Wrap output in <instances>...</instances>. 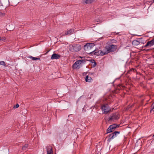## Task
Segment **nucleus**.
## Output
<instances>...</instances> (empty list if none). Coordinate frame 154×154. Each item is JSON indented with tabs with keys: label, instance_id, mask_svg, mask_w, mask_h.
I'll use <instances>...</instances> for the list:
<instances>
[{
	"label": "nucleus",
	"instance_id": "obj_25",
	"mask_svg": "<svg viewBox=\"0 0 154 154\" xmlns=\"http://www.w3.org/2000/svg\"><path fill=\"white\" fill-rule=\"evenodd\" d=\"M19 105L18 104H17L15 106H14V108H17L19 106Z\"/></svg>",
	"mask_w": 154,
	"mask_h": 154
},
{
	"label": "nucleus",
	"instance_id": "obj_5",
	"mask_svg": "<svg viewBox=\"0 0 154 154\" xmlns=\"http://www.w3.org/2000/svg\"><path fill=\"white\" fill-rule=\"evenodd\" d=\"M81 48V46L79 44H74L70 48V50L73 52H77L79 51Z\"/></svg>",
	"mask_w": 154,
	"mask_h": 154
},
{
	"label": "nucleus",
	"instance_id": "obj_19",
	"mask_svg": "<svg viewBox=\"0 0 154 154\" xmlns=\"http://www.w3.org/2000/svg\"><path fill=\"white\" fill-rule=\"evenodd\" d=\"M28 144H25L24 146L22 147V149L23 150H26L27 148L28 147Z\"/></svg>",
	"mask_w": 154,
	"mask_h": 154
},
{
	"label": "nucleus",
	"instance_id": "obj_39",
	"mask_svg": "<svg viewBox=\"0 0 154 154\" xmlns=\"http://www.w3.org/2000/svg\"><path fill=\"white\" fill-rule=\"evenodd\" d=\"M153 49H154V48H153Z\"/></svg>",
	"mask_w": 154,
	"mask_h": 154
},
{
	"label": "nucleus",
	"instance_id": "obj_37",
	"mask_svg": "<svg viewBox=\"0 0 154 154\" xmlns=\"http://www.w3.org/2000/svg\"><path fill=\"white\" fill-rule=\"evenodd\" d=\"M152 137H154V134L153 135Z\"/></svg>",
	"mask_w": 154,
	"mask_h": 154
},
{
	"label": "nucleus",
	"instance_id": "obj_31",
	"mask_svg": "<svg viewBox=\"0 0 154 154\" xmlns=\"http://www.w3.org/2000/svg\"><path fill=\"white\" fill-rule=\"evenodd\" d=\"M1 39H2L1 37H0V42H1V40H2Z\"/></svg>",
	"mask_w": 154,
	"mask_h": 154
},
{
	"label": "nucleus",
	"instance_id": "obj_11",
	"mask_svg": "<svg viewBox=\"0 0 154 154\" xmlns=\"http://www.w3.org/2000/svg\"><path fill=\"white\" fill-rule=\"evenodd\" d=\"M60 102L62 104V106L65 107L64 108L66 109H68L69 106V104L68 102H66L64 100L61 101Z\"/></svg>",
	"mask_w": 154,
	"mask_h": 154
},
{
	"label": "nucleus",
	"instance_id": "obj_13",
	"mask_svg": "<svg viewBox=\"0 0 154 154\" xmlns=\"http://www.w3.org/2000/svg\"><path fill=\"white\" fill-rule=\"evenodd\" d=\"M141 39L138 38V40H134L132 42V44L134 46H136L140 44Z\"/></svg>",
	"mask_w": 154,
	"mask_h": 154
},
{
	"label": "nucleus",
	"instance_id": "obj_6",
	"mask_svg": "<svg viewBox=\"0 0 154 154\" xmlns=\"http://www.w3.org/2000/svg\"><path fill=\"white\" fill-rule=\"evenodd\" d=\"M120 133V131H115L109 134V138L108 139L107 141L108 142L111 141V139H113L115 138L117 135L119 134Z\"/></svg>",
	"mask_w": 154,
	"mask_h": 154
},
{
	"label": "nucleus",
	"instance_id": "obj_23",
	"mask_svg": "<svg viewBox=\"0 0 154 154\" xmlns=\"http://www.w3.org/2000/svg\"><path fill=\"white\" fill-rule=\"evenodd\" d=\"M154 111V105L153 106L152 109L150 110V112L152 113V112Z\"/></svg>",
	"mask_w": 154,
	"mask_h": 154
},
{
	"label": "nucleus",
	"instance_id": "obj_3",
	"mask_svg": "<svg viewBox=\"0 0 154 154\" xmlns=\"http://www.w3.org/2000/svg\"><path fill=\"white\" fill-rule=\"evenodd\" d=\"M119 125L114 124L109 126L106 130V133H109L114 131L115 129L119 127Z\"/></svg>",
	"mask_w": 154,
	"mask_h": 154
},
{
	"label": "nucleus",
	"instance_id": "obj_2",
	"mask_svg": "<svg viewBox=\"0 0 154 154\" xmlns=\"http://www.w3.org/2000/svg\"><path fill=\"white\" fill-rule=\"evenodd\" d=\"M105 48L106 50L105 51V54H107L110 52L115 51L117 48V46L116 45L109 44L105 47Z\"/></svg>",
	"mask_w": 154,
	"mask_h": 154
},
{
	"label": "nucleus",
	"instance_id": "obj_9",
	"mask_svg": "<svg viewBox=\"0 0 154 154\" xmlns=\"http://www.w3.org/2000/svg\"><path fill=\"white\" fill-rule=\"evenodd\" d=\"M109 121H112L118 119V117L116 113H113L112 115L110 116L109 117Z\"/></svg>",
	"mask_w": 154,
	"mask_h": 154
},
{
	"label": "nucleus",
	"instance_id": "obj_26",
	"mask_svg": "<svg viewBox=\"0 0 154 154\" xmlns=\"http://www.w3.org/2000/svg\"><path fill=\"white\" fill-rule=\"evenodd\" d=\"M90 62L92 64L95 62L94 59H92L90 60Z\"/></svg>",
	"mask_w": 154,
	"mask_h": 154
},
{
	"label": "nucleus",
	"instance_id": "obj_16",
	"mask_svg": "<svg viewBox=\"0 0 154 154\" xmlns=\"http://www.w3.org/2000/svg\"><path fill=\"white\" fill-rule=\"evenodd\" d=\"M85 79L87 82H90L91 81L92 78L91 77L87 75L86 76Z\"/></svg>",
	"mask_w": 154,
	"mask_h": 154
},
{
	"label": "nucleus",
	"instance_id": "obj_7",
	"mask_svg": "<svg viewBox=\"0 0 154 154\" xmlns=\"http://www.w3.org/2000/svg\"><path fill=\"white\" fill-rule=\"evenodd\" d=\"M154 45V37L150 41H148L146 45L143 46V48H150L152 46Z\"/></svg>",
	"mask_w": 154,
	"mask_h": 154
},
{
	"label": "nucleus",
	"instance_id": "obj_38",
	"mask_svg": "<svg viewBox=\"0 0 154 154\" xmlns=\"http://www.w3.org/2000/svg\"><path fill=\"white\" fill-rule=\"evenodd\" d=\"M153 2H154V0H153Z\"/></svg>",
	"mask_w": 154,
	"mask_h": 154
},
{
	"label": "nucleus",
	"instance_id": "obj_32",
	"mask_svg": "<svg viewBox=\"0 0 154 154\" xmlns=\"http://www.w3.org/2000/svg\"><path fill=\"white\" fill-rule=\"evenodd\" d=\"M119 33V32H118V33H116V35H118Z\"/></svg>",
	"mask_w": 154,
	"mask_h": 154
},
{
	"label": "nucleus",
	"instance_id": "obj_10",
	"mask_svg": "<svg viewBox=\"0 0 154 154\" xmlns=\"http://www.w3.org/2000/svg\"><path fill=\"white\" fill-rule=\"evenodd\" d=\"M96 50L93 53V54L98 56H102L106 55L105 52H103L101 50L98 51H96Z\"/></svg>",
	"mask_w": 154,
	"mask_h": 154
},
{
	"label": "nucleus",
	"instance_id": "obj_12",
	"mask_svg": "<svg viewBox=\"0 0 154 154\" xmlns=\"http://www.w3.org/2000/svg\"><path fill=\"white\" fill-rule=\"evenodd\" d=\"M60 57V55L59 54L54 53L51 56V59L52 60L57 59H59Z\"/></svg>",
	"mask_w": 154,
	"mask_h": 154
},
{
	"label": "nucleus",
	"instance_id": "obj_22",
	"mask_svg": "<svg viewBox=\"0 0 154 154\" xmlns=\"http://www.w3.org/2000/svg\"><path fill=\"white\" fill-rule=\"evenodd\" d=\"M0 65L5 66V62L4 61H0Z\"/></svg>",
	"mask_w": 154,
	"mask_h": 154
},
{
	"label": "nucleus",
	"instance_id": "obj_4",
	"mask_svg": "<svg viewBox=\"0 0 154 154\" xmlns=\"http://www.w3.org/2000/svg\"><path fill=\"white\" fill-rule=\"evenodd\" d=\"M101 109L102 111H104L103 113L106 114L110 112L111 111V108L109 107L107 104H105L102 105L101 107Z\"/></svg>",
	"mask_w": 154,
	"mask_h": 154
},
{
	"label": "nucleus",
	"instance_id": "obj_24",
	"mask_svg": "<svg viewBox=\"0 0 154 154\" xmlns=\"http://www.w3.org/2000/svg\"><path fill=\"white\" fill-rule=\"evenodd\" d=\"M96 62H95L94 63H92V66H93V67H94L96 66Z\"/></svg>",
	"mask_w": 154,
	"mask_h": 154
},
{
	"label": "nucleus",
	"instance_id": "obj_14",
	"mask_svg": "<svg viewBox=\"0 0 154 154\" xmlns=\"http://www.w3.org/2000/svg\"><path fill=\"white\" fill-rule=\"evenodd\" d=\"M47 154H53V152L52 148L51 146H49L47 148Z\"/></svg>",
	"mask_w": 154,
	"mask_h": 154
},
{
	"label": "nucleus",
	"instance_id": "obj_18",
	"mask_svg": "<svg viewBox=\"0 0 154 154\" xmlns=\"http://www.w3.org/2000/svg\"><path fill=\"white\" fill-rule=\"evenodd\" d=\"M109 42L110 44L115 43L117 42V41L114 39H112L109 40Z\"/></svg>",
	"mask_w": 154,
	"mask_h": 154
},
{
	"label": "nucleus",
	"instance_id": "obj_17",
	"mask_svg": "<svg viewBox=\"0 0 154 154\" xmlns=\"http://www.w3.org/2000/svg\"><path fill=\"white\" fill-rule=\"evenodd\" d=\"M30 59H32V60H40V59L39 58H37V57H33L32 56H30L28 57Z\"/></svg>",
	"mask_w": 154,
	"mask_h": 154
},
{
	"label": "nucleus",
	"instance_id": "obj_1",
	"mask_svg": "<svg viewBox=\"0 0 154 154\" xmlns=\"http://www.w3.org/2000/svg\"><path fill=\"white\" fill-rule=\"evenodd\" d=\"M94 46V43H87L84 46V48L87 53L93 55V53L95 51V50L91 51H90Z\"/></svg>",
	"mask_w": 154,
	"mask_h": 154
},
{
	"label": "nucleus",
	"instance_id": "obj_36",
	"mask_svg": "<svg viewBox=\"0 0 154 154\" xmlns=\"http://www.w3.org/2000/svg\"><path fill=\"white\" fill-rule=\"evenodd\" d=\"M141 43H142V42H141ZM142 43L144 44V43L143 42H142Z\"/></svg>",
	"mask_w": 154,
	"mask_h": 154
},
{
	"label": "nucleus",
	"instance_id": "obj_29",
	"mask_svg": "<svg viewBox=\"0 0 154 154\" xmlns=\"http://www.w3.org/2000/svg\"><path fill=\"white\" fill-rule=\"evenodd\" d=\"M151 50V49H144L143 50H145V51H148L149 50Z\"/></svg>",
	"mask_w": 154,
	"mask_h": 154
},
{
	"label": "nucleus",
	"instance_id": "obj_28",
	"mask_svg": "<svg viewBox=\"0 0 154 154\" xmlns=\"http://www.w3.org/2000/svg\"><path fill=\"white\" fill-rule=\"evenodd\" d=\"M5 14V13H3L1 12H0V16H2L3 15H4Z\"/></svg>",
	"mask_w": 154,
	"mask_h": 154
},
{
	"label": "nucleus",
	"instance_id": "obj_34",
	"mask_svg": "<svg viewBox=\"0 0 154 154\" xmlns=\"http://www.w3.org/2000/svg\"><path fill=\"white\" fill-rule=\"evenodd\" d=\"M143 100H142V102H143Z\"/></svg>",
	"mask_w": 154,
	"mask_h": 154
},
{
	"label": "nucleus",
	"instance_id": "obj_15",
	"mask_svg": "<svg viewBox=\"0 0 154 154\" xmlns=\"http://www.w3.org/2000/svg\"><path fill=\"white\" fill-rule=\"evenodd\" d=\"M74 30L73 29H71L68 31H67L65 33V35H70L72 34L74 32Z\"/></svg>",
	"mask_w": 154,
	"mask_h": 154
},
{
	"label": "nucleus",
	"instance_id": "obj_30",
	"mask_svg": "<svg viewBox=\"0 0 154 154\" xmlns=\"http://www.w3.org/2000/svg\"><path fill=\"white\" fill-rule=\"evenodd\" d=\"M134 104L133 103V104L130 106V108H132V107H133L134 106Z\"/></svg>",
	"mask_w": 154,
	"mask_h": 154
},
{
	"label": "nucleus",
	"instance_id": "obj_21",
	"mask_svg": "<svg viewBox=\"0 0 154 154\" xmlns=\"http://www.w3.org/2000/svg\"><path fill=\"white\" fill-rule=\"evenodd\" d=\"M93 0H85V2L86 4L91 3L92 2Z\"/></svg>",
	"mask_w": 154,
	"mask_h": 154
},
{
	"label": "nucleus",
	"instance_id": "obj_33",
	"mask_svg": "<svg viewBox=\"0 0 154 154\" xmlns=\"http://www.w3.org/2000/svg\"><path fill=\"white\" fill-rule=\"evenodd\" d=\"M114 32H112V33H111V34H112H112L114 33Z\"/></svg>",
	"mask_w": 154,
	"mask_h": 154
},
{
	"label": "nucleus",
	"instance_id": "obj_8",
	"mask_svg": "<svg viewBox=\"0 0 154 154\" xmlns=\"http://www.w3.org/2000/svg\"><path fill=\"white\" fill-rule=\"evenodd\" d=\"M81 60H79L76 61L73 65V68L74 69H78L80 68Z\"/></svg>",
	"mask_w": 154,
	"mask_h": 154
},
{
	"label": "nucleus",
	"instance_id": "obj_27",
	"mask_svg": "<svg viewBox=\"0 0 154 154\" xmlns=\"http://www.w3.org/2000/svg\"><path fill=\"white\" fill-rule=\"evenodd\" d=\"M1 38H2L1 41H5L6 39V38L5 37H2Z\"/></svg>",
	"mask_w": 154,
	"mask_h": 154
},
{
	"label": "nucleus",
	"instance_id": "obj_35",
	"mask_svg": "<svg viewBox=\"0 0 154 154\" xmlns=\"http://www.w3.org/2000/svg\"><path fill=\"white\" fill-rule=\"evenodd\" d=\"M141 43H142V42H141ZM142 43L144 44V43L143 42H142Z\"/></svg>",
	"mask_w": 154,
	"mask_h": 154
},
{
	"label": "nucleus",
	"instance_id": "obj_20",
	"mask_svg": "<svg viewBox=\"0 0 154 154\" xmlns=\"http://www.w3.org/2000/svg\"><path fill=\"white\" fill-rule=\"evenodd\" d=\"M81 62L80 63L81 64H85L86 63V61H88V60H86L85 59H83V60H80Z\"/></svg>",
	"mask_w": 154,
	"mask_h": 154
}]
</instances>
